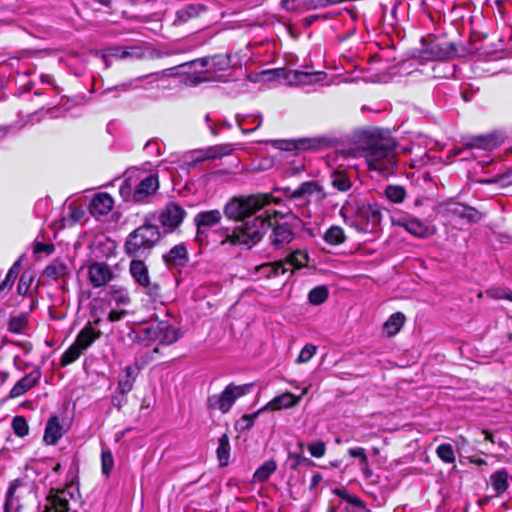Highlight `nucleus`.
<instances>
[{
    "instance_id": "nucleus-60",
    "label": "nucleus",
    "mask_w": 512,
    "mask_h": 512,
    "mask_svg": "<svg viewBox=\"0 0 512 512\" xmlns=\"http://www.w3.org/2000/svg\"><path fill=\"white\" fill-rule=\"evenodd\" d=\"M22 256L16 260L13 265L10 267V269L8 270L5 278L15 282L20 270H21V262H22Z\"/></svg>"
},
{
    "instance_id": "nucleus-49",
    "label": "nucleus",
    "mask_w": 512,
    "mask_h": 512,
    "mask_svg": "<svg viewBox=\"0 0 512 512\" xmlns=\"http://www.w3.org/2000/svg\"><path fill=\"white\" fill-rule=\"evenodd\" d=\"M12 429L16 436L25 437L29 433V425L24 416H15L12 420Z\"/></svg>"
},
{
    "instance_id": "nucleus-22",
    "label": "nucleus",
    "mask_w": 512,
    "mask_h": 512,
    "mask_svg": "<svg viewBox=\"0 0 512 512\" xmlns=\"http://www.w3.org/2000/svg\"><path fill=\"white\" fill-rule=\"evenodd\" d=\"M448 212L452 216L466 220L468 223H478L483 218V213L476 208L461 203H455L449 207Z\"/></svg>"
},
{
    "instance_id": "nucleus-18",
    "label": "nucleus",
    "mask_w": 512,
    "mask_h": 512,
    "mask_svg": "<svg viewBox=\"0 0 512 512\" xmlns=\"http://www.w3.org/2000/svg\"><path fill=\"white\" fill-rule=\"evenodd\" d=\"M393 224L404 228L407 232L417 238H427L431 235L428 226L417 218L399 217L393 220Z\"/></svg>"
},
{
    "instance_id": "nucleus-5",
    "label": "nucleus",
    "mask_w": 512,
    "mask_h": 512,
    "mask_svg": "<svg viewBox=\"0 0 512 512\" xmlns=\"http://www.w3.org/2000/svg\"><path fill=\"white\" fill-rule=\"evenodd\" d=\"M269 201L268 193L233 197L224 205L223 213L229 220L242 222L269 204Z\"/></svg>"
},
{
    "instance_id": "nucleus-3",
    "label": "nucleus",
    "mask_w": 512,
    "mask_h": 512,
    "mask_svg": "<svg viewBox=\"0 0 512 512\" xmlns=\"http://www.w3.org/2000/svg\"><path fill=\"white\" fill-rule=\"evenodd\" d=\"M340 214L359 233L375 231L382 219L381 208L375 201L356 200L349 208L343 207Z\"/></svg>"
},
{
    "instance_id": "nucleus-13",
    "label": "nucleus",
    "mask_w": 512,
    "mask_h": 512,
    "mask_svg": "<svg viewBox=\"0 0 512 512\" xmlns=\"http://www.w3.org/2000/svg\"><path fill=\"white\" fill-rule=\"evenodd\" d=\"M505 134L500 130H493L486 134L471 135L463 138V147L467 150H494L505 141Z\"/></svg>"
},
{
    "instance_id": "nucleus-54",
    "label": "nucleus",
    "mask_w": 512,
    "mask_h": 512,
    "mask_svg": "<svg viewBox=\"0 0 512 512\" xmlns=\"http://www.w3.org/2000/svg\"><path fill=\"white\" fill-rule=\"evenodd\" d=\"M488 37L487 32L472 30L469 35L468 43L464 44L466 47H478L477 43Z\"/></svg>"
},
{
    "instance_id": "nucleus-12",
    "label": "nucleus",
    "mask_w": 512,
    "mask_h": 512,
    "mask_svg": "<svg viewBox=\"0 0 512 512\" xmlns=\"http://www.w3.org/2000/svg\"><path fill=\"white\" fill-rule=\"evenodd\" d=\"M187 212L174 201H169L161 210L158 220L163 228V237L174 232L184 221Z\"/></svg>"
},
{
    "instance_id": "nucleus-23",
    "label": "nucleus",
    "mask_w": 512,
    "mask_h": 512,
    "mask_svg": "<svg viewBox=\"0 0 512 512\" xmlns=\"http://www.w3.org/2000/svg\"><path fill=\"white\" fill-rule=\"evenodd\" d=\"M137 376L138 368L133 366H126L119 373L117 391L122 395V397L132 391Z\"/></svg>"
},
{
    "instance_id": "nucleus-52",
    "label": "nucleus",
    "mask_w": 512,
    "mask_h": 512,
    "mask_svg": "<svg viewBox=\"0 0 512 512\" xmlns=\"http://www.w3.org/2000/svg\"><path fill=\"white\" fill-rule=\"evenodd\" d=\"M347 454L352 458H358L360 460V466L368 463V457L363 447L349 448Z\"/></svg>"
},
{
    "instance_id": "nucleus-14",
    "label": "nucleus",
    "mask_w": 512,
    "mask_h": 512,
    "mask_svg": "<svg viewBox=\"0 0 512 512\" xmlns=\"http://www.w3.org/2000/svg\"><path fill=\"white\" fill-rule=\"evenodd\" d=\"M162 262L165 267L172 272L180 274L182 269L187 267L190 262L187 245L182 242L171 247L162 254Z\"/></svg>"
},
{
    "instance_id": "nucleus-31",
    "label": "nucleus",
    "mask_w": 512,
    "mask_h": 512,
    "mask_svg": "<svg viewBox=\"0 0 512 512\" xmlns=\"http://www.w3.org/2000/svg\"><path fill=\"white\" fill-rule=\"evenodd\" d=\"M230 439L229 436L224 433L218 439V447L216 449V456L220 467H226L229 464L230 459Z\"/></svg>"
},
{
    "instance_id": "nucleus-48",
    "label": "nucleus",
    "mask_w": 512,
    "mask_h": 512,
    "mask_svg": "<svg viewBox=\"0 0 512 512\" xmlns=\"http://www.w3.org/2000/svg\"><path fill=\"white\" fill-rule=\"evenodd\" d=\"M114 467V458L110 449H102L101 451V472L105 476H109Z\"/></svg>"
},
{
    "instance_id": "nucleus-20",
    "label": "nucleus",
    "mask_w": 512,
    "mask_h": 512,
    "mask_svg": "<svg viewBox=\"0 0 512 512\" xmlns=\"http://www.w3.org/2000/svg\"><path fill=\"white\" fill-rule=\"evenodd\" d=\"M88 274L89 280L95 288L104 286L113 278V273L106 263L96 262L91 264Z\"/></svg>"
},
{
    "instance_id": "nucleus-64",
    "label": "nucleus",
    "mask_w": 512,
    "mask_h": 512,
    "mask_svg": "<svg viewBox=\"0 0 512 512\" xmlns=\"http://www.w3.org/2000/svg\"><path fill=\"white\" fill-rule=\"evenodd\" d=\"M209 63H210V56H206V57H201V58L191 60L187 63H183L180 66L184 67V66L189 65L190 67L200 66L201 68H204V67H207L209 65Z\"/></svg>"
},
{
    "instance_id": "nucleus-21",
    "label": "nucleus",
    "mask_w": 512,
    "mask_h": 512,
    "mask_svg": "<svg viewBox=\"0 0 512 512\" xmlns=\"http://www.w3.org/2000/svg\"><path fill=\"white\" fill-rule=\"evenodd\" d=\"M101 336L102 332L95 329L91 322H87L86 325L78 332L74 343L82 351H84L87 350Z\"/></svg>"
},
{
    "instance_id": "nucleus-63",
    "label": "nucleus",
    "mask_w": 512,
    "mask_h": 512,
    "mask_svg": "<svg viewBox=\"0 0 512 512\" xmlns=\"http://www.w3.org/2000/svg\"><path fill=\"white\" fill-rule=\"evenodd\" d=\"M214 148L216 149L217 158L228 156L234 150L232 144H219V145L214 146Z\"/></svg>"
},
{
    "instance_id": "nucleus-36",
    "label": "nucleus",
    "mask_w": 512,
    "mask_h": 512,
    "mask_svg": "<svg viewBox=\"0 0 512 512\" xmlns=\"http://www.w3.org/2000/svg\"><path fill=\"white\" fill-rule=\"evenodd\" d=\"M405 323V315L402 312L393 313L384 323L383 329L389 336L396 335Z\"/></svg>"
},
{
    "instance_id": "nucleus-57",
    "label": "nucleus",
    "mask_w": 512,
    "mask_h": 512,
    "mask_svg": "<svg viewBox=\"0 0 512 512\" xmlns=\"http://www.w3.org/2000/svg\"><path fill=\"white\" fill-rule=\"evenodd\" d=\"M253 422L251 421V418L248 416V414H243L235 423V428L238 431H247L250 430L253 427Z\"/></svg>"
},
{
    "instance_id": "nucleus-59",
    "label": "nucleus",
    "mask_w": 512,
    "mask_h": 512,
    "mask_svg": "<svg viewBox=\"0 0 512 512\" xmlns=\"http://www.w3.org/2000/svg\"><path fill=\"white\" fill-rule=\"evenodd\" d=\"M54 251H55V246L52 243L46 244V243H42V242H36L33 247V252L35 254L43 252V253H46L47 255H50Z\"/></svg>"
},
{
    "instance_id": "nucleus-33",
    "label": "nucleus",
    "mask_w": 512,
    "mask_h": 512,
    "mask_svg": "<svg viewBox=\"0 0 512 512\" xmlns=\"http://www.w3.org/2000/svg\"><path fill=\"white\" fill-rule=\"evenodd\" d=\"M331 185L333 188L337 189L340 192L348 191L351 186V180L346 170L337 169L334 170L331 175Z\"/></svg>"
},
{
    "instance_id": "nucleus-50",
    "label": "nucleus",
    "mask_w": 512,
    "mask_h": 512,
    "mask_svg": "<svg viewBox=\"0 0 512 512\" xmlns=\"http://www.w3.org/2000/svg\"><path fill=\"white\" fill-rule=\"evenodd\" d=\"M317 346L313 344H306L300 351L296 363H307L315 355Z\"/></svg>"
},
{
    "instance_id": "nucleus-29",
    "label": "nucleus",
    "mask_w": 512,
    "mask_h": 512,
    "mask_svg": "<svg viewBox=\"0 0 512 512\" xmlns=\"http://www.w3.org/2000/svg\"><path fill=\"white\" fill-rule=\"evenodd\" d=\"M323 193V188L316 180L303 182L296 190L290 195L289 199H300L314 194Z\"/></svg>"
},
{
    "instance_id": "nucleus-62",
    "label": "nucleus",
    "mask_w": 512,
    "mask_h": 512,
    "mask_svg": "<svg viewBox=\"0 0 512 512\" xmlns=\"http://www.w3.org/2000/svg\"><path fill=\"white\" fill-rule=\"evenodd\" d=\"M69 211V219L74 223L81 221L85 214L82 208L71 205L69 206Z\"/></svg>"
},
{
    "instance_id": "nucleus-47",
    "label": "nucleus",
    "mask_w": 512,
    "mask_h": 512,
    "mask_svg": "<svg viewBox=\"0 0 512 512\" xmlns=\"http://www.w3.org/2000/svg\"><path fill=\"white\" fill-rule=\"evenodd\" d=\"M436 454L444 463L452 464L455 462V453L449 443H442L436 448Z\"/></svg>"
},
{
    "instance_id": "nucleus-9",
    "label": "nucleus",
    "mask_w": 512,
    "mask_h": 512,
    "mask_svg": "<svg viewBox=\"0 0 512 512\" xmlns=\"http://www.w3.org/2000/svg\"><path fill=\"white\" fill-rule=\"evenodd\" d=\"M129 272L134 281L144 289V293L153 301L164 296L163 285L159 281H152L148 266L141 259H132L129 264Z\"/></svg>"
},
{
    "instance_id": "nucleus-40",
    "label": "nucleus",
    "mask_w": 512,
    "mask_h": 512,
    "mask_svg": "<svg viewBox=\"0 0 512 512\" xmlns=\"http://www.w3.org/2000/svg\"><path fill=\"white\" fill-rule=\"evenodd\" d=\"M329 296V290L325 285H319L310 290L308 293L309 303L318 306L323 304Z\"/></svg>"
},
{
    "instance_id": "nucleus-61",
    "label": "nucleus",
    "mask_w": 512,
    "mask_h": 512,
    "mask_svg": "<svg viewBox=\"0 0 512 512\" xmlns=\"http://www.w3.org/2000/svg\"><path fill=\"white\" fill-rule=\"evenodd\" d=\"M304 10H317L326 8L324 0H303Z\"/></svg>"
},
{
    "instance_id": "nucleus-1",
    "label": "nucleus",
    "mask_w": 512,
    "mask_h": 512,
    "mask_svg": "<svg viewBox=\"0 0 512 512\" xmlns=\"http://www.w3.org/2000/svg\"><path fill=\"white\" fill-rule=\"evenodd\" d=\"M397 141L388 129L366 130L360 140L361 155L365 158L368 169L388 172L396 164Z\"/></svg>"
},
{
    "instance_id": "nucleus-24",
    "label": "nucleus",
    "mask_w": 512,
    "mask_h": 512,
    "mask_svg": "<svg viewBox=\"0 0 512 512\" xmlns=\"http://www.w3.org/2000/svg\"><path fill=\"white\" fill-rule=\"evenodd\" d=\"M222 220V212L218 209L198 212L193 219L196 228L210 229L217 226Z\"/></svg>"
},
{
    "instance_id": "nucleus-11",
    "label": "nucleus",
    "mask_w": 512,
    "mask_h": 512,
    "mask_svg": "<svg viewBox=\"0 0 512 512\" xmlns=\"http://www.w3.org/2000/svg\"><path fill=\"white\" fill-rule=\"evenodd\" d=\"M34 486L22 478L14 479L6 492L3 512H20L29 498H34Z\"/></svg>"
},
{
    "instance_id": "nucleus-58",
    "label": "nucleus",
    "mask_w": 512,
    "mask_h": 512,
    "mask_svg": "<svg viewBox=\"0 0 512 512\" xmlns=\"http://www.w3.org/2000/svg\"><path fill=\"white\" fill-rule=\"evenodd\" d=\"M270 265L272 268L270 275H273L274 277L278 275H284L287 271H289V268L286 266L284 260L270 262Z\"/></svg>"
},
{
    "instance_id": "nucleus-43",
    "label": "nucleus",
    "mask_w": 512,
    "mask_h": 512,
    "mask_svg": "<svg viewBox=\"0 0 512 512\" xmlns=\"http://www.w3.org/2000/svg\"><path fill=\"white\" fill-rule=\"evenodd\" d=\"M83 351L73 343L68 349H66L60 358V365L66 367L74 363L81 355Z\"/></svg>"
},
{
    "instance_id": "nucleus-28",
    "label": "nucleus",
    "mask_w": 512,
    "mask_h": 512,
    "mask_svg": "<svg viewBox=\"0 0 512 512\" xmlns=\"http://www.w3.org/2000/svg\"><path fill=\"white\" fill-rule=\"evenodd\" d=\"M68 274L67 264L60 258L54 259L49 265L43 270V277L53 281H57L60 278H64Z\"/></svg>"
},
{
    "instance_id": "nucleus-37",
    "label": "nucleus",
    "mask_w": 512,
    "mask_h": 512,
    "mask_svg": "<svg viewBox=\"0 0 512 512\" xmlns=\"http://www.w3.org/2000/svg\"><path fill=\"white\" fill-rule=\"evenodd\" d=\"M160 333L161 325L159 321L142 328L139 334V339L144 343L145 346H149L152 342L158 343V336Z\"/></svg>"
},
{
    "instance_id": "nucleus-27",
    "label": "nucleus",
    "mask_w": 512,
    "mask_h": 512,
    "mask_svg": "<svg viewBox=\"0 0 512 512\" xmlns=\"http://www.w3.org/2000/svg\"><path fill=\"white\" fill-rule=\"evenodd\" d=\"M286 465L289 467L290 470L295 471L301 465L314 466L315 463L310 458L304 455V443L299 442L297 444V450L288 453Z\"/></svg>"
},
{
    "instance_id": "nucleus-46",
    "label": "nucleus",
    "mask_w": 512,
    "mask_h": 512,
    "mask_svg": "<svg viewBox=\"0 0 512 512\" xmlns=\"http://www.w3.org/2000/svg\"><path fill=\"white\" fill-rule=\"evenodd\" d=\"M111 56H114L119 59H128V58H141L142 53L139 52V49L136 47L132 48H120L114 47L110 49Z\"/></svg>"
},
{
    "instance_id": "nucleus-45",
    "label": "nucleus",
    "mask_w": 512,
    "mask_h": 512,
    "mask_svg": "<svg viewBox=\"0 0 512 512\" xmlns=\"http://www.w3.org/2000/svg\"><path fill=\"white\" fill-rule=\"evenodd\" d=\"M214 71H224L231 67V55L215 54L210 57Z\"/></svg>"
},
{
    "instance_id": "nucleus-8",
    "label": "nucleus",
    "mask_w": 512,
    "mask_h": 512,
    "mask_svg": "<svg viewBox=\"0 0 512 512\" xmlns=\"http://www.w3.org/2000/svg\"><path fill=\"white\" fill-rule=\"evenodd\" d=\"M481 50V47H466L462 43L452 41H441L431 43L424 51L426 59L446 61L456 57L474 55Z\"/></svg>"
},
{
    "instance_id": "nucleus-16",
    "label": "nucleus",
    "mask_w": 512,
    "mask_h": 512,
    "mask_svg": "<svg viewBox=\"0 0 512 512\" xmlns=\"http://www.w3.org/2000/svg\"><path fill=\"white\" fill-rule=\"evenodd\" d=\"M42 376L41 368L37 367L30 373L26 374L12 387L9 392L10 398H17L25 394L31 388L36 386Z\"/></svg>"
},
{
    "instance_id": "nucleus-38",
    "label": "nucleus",
    "mask_w": 512,
    "mask_h": 512,
    "mask_svg": "<svg viewBox=\"0 0 512 512\" xmlns=\"http://www.w3.org/2000/svg\"><path fill=\"white\" fill-rule=\"evenodd\" d=\"M28 314L20 313L17 316H11L8 320L7 329L12 334H22L28 327Z\"/></svg>"
},
{
    "instance_id": "nucleus-55",
    "label": "nucleus",
    "mask_w": 512,
    "mask_h": 512,
    "mask_svg": "<svg viewBox=\"0 0 512 512\" xmlns=\"http://www.w3.org/2000/svg\"><path fill=\"white\" fill-rule=\"evenodd\" d=\"M362 473L365 479L372 485H377L380 483V476L375 474L373 470L369 467V462L366 465L361 466Z\"/></svg>"
},
{
    "instance_id": "nucleus-39",
    "label": "nucleus",
    "mask_w": 512,
    "mask_h": 512,
    "mask_svg": "<svg viewBox=\"0 0 512 512\" xmlns=\"http://www.w3.org/2000/svg\"><path fill=\"white\" fill-rule=\"evenodd\" d=\"M323 239L329 245L338 246L345 241L346 236L344 230L340 226H331L324 233Z\"/></svg>"
},
{
    "instance_id": "nucleus-4",
    "label": "nucleus",
    "mask_w": 512,
    "mask_h": 512,
    "mask_svg": "<svg viewBox=\"0 0 512 512\" xmlns=\"http://www.w3.org/2000/svg\"><path fill=\"white\" fill-rule=\"evenodd\" d=\"M163 234L157 225L145 218L144 223L131 231L124 242V252L128 257H141L150 254L161 241Z\"/></svg>"
},
{
    "instance_id": "nucleus-25",
    "label": "nucleus",
    "mask_w": 512,
    "mask_h": 512,
    "mask_svg": "<svg viewBox=\"0 0 512 512\" xmlns=\"http://www.w3.org/2000/svg\"><path fill=\"white\" fill-rule=\"evenodd\" d=\"M300 150L318 152L333 146V141L325 136H317L311 138H298Z\"/></svg>"
},
{
    "instance_id": "nucleus-17",
    "label": "nucleus",
    "mask_w": 512,
    "mask_h": 512,
    "mask_svg": "<svg viewBox=\"0 0 512 512\" xmlns=\"http://www.w3.org/2000/svg\"><path fill=\"white\" fill-rule=\"evenodd\" d=\"M63 422L64 420L57 415H53L48 419L43 435V441L47 445H56L66 433Z\"/></svg>"
},
{
    "instance_id": "nucleus-15",
    "label": "nucleus",
    "mask_w": 512,
    "mask_h": 512,
    "mask_svg": "<svg viewBox=\"0 0 512 512\" xmlns=\"http://www.w3.org/2000/svg\"><path fill=\"white\" fill-rule=\"evenodd\" d=\"M299 223H289L288 221H276L270 227L272 228V232L270 234L271 245L275 249H279L283 247L285 244H289L294 239V228L297 227Z\"/></svg>"
},
{
    "instance_id": "nucleus-26",
    "label": "nucleus",
    "mask_w": 512,
    "mask_h": 512,
    "mask_svg": "<svg viewBox=\"0 0 512 512\" xmlns=\"http://www.w3.org/2000/svg\"><path fill=\"white\" fill-rule=\"evenodd\" d=\"M300 397L295 396L291 392H285L281 395H278L271 399L266 405L265 408L271 411H278L285 408H291L296 406L299 403Z\"/></svg>"
},
{
    "instance_id": "nucleus-56",
    "label": "nucleus",
    "mask_w": 512,
    "mask_h": 512,
    "mask_svg": "<svg viewBox=\"0 0 512 512\" xmlns=\"http://www.w3.org/2000/svg\"><path fill=\"white\" fill-rule=\"evenodd\" d=\"M31 282L32 277L28 276L26 273H23L17 285V293L19 295H25L31 285Z\"/></svg>"
},
{
    "instance_id": "nucleus-34",
    "label": "nucleus",
    "mask_w": 512,
    "mask_h": 512,
    "mask_svg": "<svg viewBox=\"0 0 512 512\" xmlns=\"http://www.w3.org/2000/svg\"><path fill=\"white\" fill-rule=\"evenodd\" d=\"M276 469L277 463L274 459H269L263 462L254 472L253 481L257 483L266 482Z\"/></svg>"
},
{
    "instance_id": "nucleus-42",
    "label": "nucleus",
    "mask_w": 512,
    "mask_h": 512,
    "mask_svg": "<svg viewBox=\"0 0 512 512\" xmlns=\"http://www.w3.org/2000/svg\"><path fill=\"white\" fill-rule=\"evenodd\" d=\"M271 145L282 151L287 152H301L299 146V139H275L270 141Z\"/></svg>"
},
{
    "instance_id": "nucleus-7",
    "label": "nucleus",
    "mask_w": 512,
    "mask_h": 512,
    "mask_svg": "<svg viewBox=\"0 0 512 512\" xmlns=\"http://www.w3.org/2000/svg\"><path fill=\"white\" fill-rule=\"evenodd\" d=\"M253 383L236 385L229 383L221 393L212 394L207 397L206 408L209 413L219 411L221 414H227L235 402L252 392Z\"/></svg>"
},
{
    "instance_id": "nucleus-6",
    "label": "nucleus",
    "mask_w": 512,
    "mask_h": 512,
    "mask_svg": "<svg viewBox=\"0 0 512 512\" xmlns=\"http://www.w3.org/2000/svg\"><path fill=\"white\" fill-rule=\"evenodd\" d=\"M45 501L43 512H71V502L81 501L79 481L73 478L62 488H50Z\"/></svg>"
},
{
    "instance_id": "nucleus-10",
    "label": "nucleus",
    "mask_w": 512,
    "mask_h": 512,
    "mask_svg": "<svg viewBox=\"0 0 512 512\" xmlns=\"http://www.w3.org/2000/svg\"><path fill=\"white\" fill-rule=\"evenodd\" d=\"M159 187L158 174L152 173L142 179L133 191H131L130 185L125 183L120 186L119 192L126 202L145 204L149 202V198L157 192Z\"/></svg>"
},
{
    "instance_id": "nucleus-53",
    "label": "nucleus",
    "mask_w": 512,
    "mask_h": 512,
    "mask_svg": "<svg viewBox=\"0 0 512 512\" xmlns=\"http://www.w3.org/2000/svg\"><path fill=\"white\" fill-rule=\"evenodd\" d=\"M281 8L288 12L304 10L303 0H282Z\"/></svg>"
},
{
    "instance_id": "nucleus-44",
    "label": "nucleus",
    "mask_w": 512,
    "mask_h": 512,
    "mask_svg": "<svg viewBox=\"0 0 512 512\" xmlns=\"http://www.w3.org/2000/svg\"><path fill=\"white\" fill-rule=\"evenodd\" d=\"M267 214H269V216H271L272 223H276V221H281V222L288 221L289 223H302V220L298 216L294 215L292 212L283 213V212H280L277 210H273V211L266 210L264 212L263 216H267Z\"/></svg>"
},
{
    "instance_id": "nucleus-32",
    "label": "nucleus",
    "mask_w": 512,
    "mask_h": 512,
    "mask_svg": "<svg viewBox=\"0 0 512 512\" xmlns=\"http://www.w3.org/2000/svg\"><path fill=\"white\" fill-rule=\"evenodd\" d=\"M490 482L497 495L505 493L509 488L508 471L500 469L490 475Z\"/></svg>"
},
{
    "instance_id": "nucleus-51",
    "label": "nucleus",
    "mask_w": 512,
    "mask_h": 512,
    "mask_svg": "<svg viewBox=\"0 0 512 512\" xmlns=\"http://www.w3.org/2000/svg\"><path fill=\"white\" fill-rule=\"evenodd\" d=\"M308 450L312 457L321 458L326 453V445L322 440L308 444Z\"/></svg>"
},
{
    "instance_id": "nucleus-30",
    "label": "nucleus",
    "mask_w": 512,
    "mask_h": 512,
    "mask_svg": "<svg viewBox=\"0 0 512 512\" xmlns=\"http://www.w3.org/2000/svg\"><path fill=\"white\" fill-rule=\"evenodd\" d=\"M161 333L158 336V344L169 346L175 343L181 336L180 331L168 322L160 321Z\"/></svg>"
},
{
    "instance_id": "nucleus-35",
    "label": "nucleus",
    "mask_w": 512,
    "mask_h": 512,
    "mask_svg": "<svg viewBox=\"0 0 512 512\" xmlns=\"http://www.w3.org/2000/svg\"><path fill=\"white\" fill-rule=\"evenodd\" d=\"M309 260V256L307 252H303L301 250H296L290 253L285 259L284 262L286 266L289 268L291 274H293L295 269H301L307 265Z\"/></svg>"
},
{
    "instance_id": "nucleus-41",
    "label": "nucleus",
    "mask_w": 512,
    "mask_h": 512,
    "mask_svg": "<svg viewBox=\"0 0 512 512\" xmlns=\"http://www.w3.org/2000/svg\"><path fill=\"white\" fill-rule=\"evenodd\" d=\"M389 201L395 204L402 203L406 197V190L400 185H388L384 191Z\"/></svg>"
},
{
    "instance_id": "nucleus-2",
    "label": "nucleus",
    "mask_w": 512,
    "mask_h": 512,
    "mask_svg": "<svg viewBox=\"0 0 512 512\" xmlns=\"http://www.w3.org/2000/svg\"><path fill=\"white\" fill-rule=\"evenodd\" d=\"M272 225L273 223L269 214H267V216H251L243 220L240 225L235 226L231 232H229L228 228H225L223 230L225 237L221 241V244L230 243L235 246L239 245L252 248L263 239L267 230L270 229Z\"/></svg>"
},
{
    "instance_id": "nucleus-19",
    "label": "nucleus",
    "mask_w": 512,
    "mask_h": 512,
    "mask_svg": "<svg viewBox=\"0 0 512 512\" xmlns=\"http://www.w3.org/2000/svg\"><path fill=\"white\" fill-rule=\"evenodd\" d=\"M114 206L113 198L105 192L97 193L89 204V212L92 216L98 218L107 215Z\"/></svg>"
}]
</instances>
